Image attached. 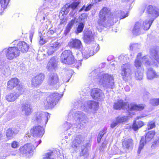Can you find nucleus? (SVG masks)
I'll return each instance as SVG.
<instances>
[{"label":"nucleus","mask_w":159,"mask_h":159,"mask_svg":"<svg viewBox=\"0 0 159 159\" xmlns=\"http://www.w3.org/2000/svg\"><path fill=\"white\" fill-rule=\"evenodd\" d=\"M99 69L95 70L89 75V76L93 78L95 82H98L104 87L113 88L114 82L113 77L103 72H99Z\"/></svg>","instance_id":"1"},{"label":"nucleus","mask_w":159,"mask_h":159,"mask_svg":"<svg viewBox=\"0 0 159 159\" xmlns=\"http://www.w3.org/2000/svg\"><path fill=\"white\" fill-rule=\"evenodd\" d=\"M141 53H139L135 61L134 66L137 68L141 66L142 64L141 60L143 63L147 66L156 65V62L152 61L153 59L159 63V55L155 49L152 50L151 51L150 57L145 56L141 58Z\"/></svg>","instance_id":"2"},{"label":"nucleus","mask_w":159,"mask_h":159,"mask_svg":"<svg viewBox=\"0 0 159 159\" xmlns=\"http://www.w3.org/2000/svg\"><path fill=\"white\" fill-rule=\"evenodd\" d=\"M99 18L98 21L99 26L107 27L113 24L112 16L111 15L110 10L107 7H104L100 11Z\"/></svg>","instance_id":"3"},{"label":"nucleus","mask_w":159,"mask_h":159,"mask_svg":"<svg viewBox=\"0 0 159 159\" xmlns=\"http://www.w3.org/2000/svg\"><path fill=\"white\" fill-rule=\"evenodd\" d=\"M147 11L148 13L147 18L142 23V25L143 30H147L149 29L154 19L159 16V9L151 5L147 7Z\"/></svg>","instance_id":"4"},{"label":"nucleus","mask_w":159,"mask_h":159,"mask_svg":"<svg viewBox=\"0 0 159 159\" xmlns=\"http://www.w3.org/2000/svg\"><path fill=\"white\" fill-rule=\"evenodd\" d=\"M50 117V114L47 112H38L35 113L32 119L36 123L40 124L43 126H45Z\"/></svg>","instance_id":"5"},{"label":"nucleus","mask_w":159,"mask_h":159,"mask_svg":"<svg viewBox=\"0 0 159 159\" xmlns=\"http://www.w3.org/2000/svg\"><path fill=\"white\" fill-rule=\"evenodd\" d=\"M62 96L63 94H59L57 93H51L47 97L44 103L45 108L48 109L53 107Z\"/></svg>","instance_id":"6"},{"label":"nucleus","mask_w":159,"mask_h":159,"mask_svg":"<svg viewBox=\"0 0 159 159\" xmlns=\"http://www.w3.org/2000/svg\"><path fill=\"white\" fill-rule=\"evenodd\" d=\"M73 117L77 123V127L81 128H83L84 124L88 121V118L85 114L81 111L76 112L73 114Z\"/></svg>","instance_id":"7"},{"label":"nucleus","mask_w":159,"mask_h":159,"mask_svg":"<svg viewBox=\"0 0 159 159\" xmlns=\"http://www.w3.org/2000/svg\"><path fill=\"white\" fill-rule=\"evenodd\" d=\"M6 58L9 60H12L18 57L20 52L16 47H10L5 49Z\"/></svg>","instance_id":"8"},{"label":"nucleus","mask_w":159,"mask_h":159,"mask_svg":"<svg viewBox=\"0 0 159 159\" xmlns=\"http://www.w3.org/2000/svg\"><path fill=\"white\" fill-rule=\"evenodd\" d=\"M61 61L63 63L67 64H72L75 62L72 52L70 50H66L61 54Z\"/></svg>","instance_id":"9"},{"label":"nucleus","mask_w":159,"mask_h":159,"mask_svg":"<svg viewBox=\"0 0 159 159\" xmlns=\"http://www.w3.org/2000/svg\"><path fill=\"white\" fill-rule=\"evenodd\" d=\"M41 142V140H39L37 143V144L34 146L31 144L27 143L23 146L21 147L19 149V151L22 154L26 156L33 152L35 147H37Z\"/></svg>","instance_id":"10"},{"label":"nucleus","mask_w":159,"mask_h":159,"mask_svg":"<svg viewBox=\"0 0 159 159\" xmlns=\"http://www.w3.org/2000/svg\"><path fill=\"white\" fill-rule=\"evenodd\" d=\"M120 74L124 80L129 77L132 74L131 65L129 63L123 64L121 67Z\"/></svg>","instance_id":"11"},{"label":"nucleus","mask_w":159,"mask_h":159,"mask_svg":"<svg viewBox=\"0 0 159 159\" xmlns=\"http://www.w3.org/2000/svg\"><path fill=\"white\" fill-rule=\"evenodd\" d=\"M59 81V77L57 73H51L48 74L47 83L49 86L56 88Z\"/></svg>","instance_id":"12"},{"label":"nucleus","mask_w":159,"mask_h":159,"mask_svg":"<svg viewBox=\"0 0 159 159\" xmlns=\"http://www.w3.org/2000/svg\"><path fill=\"white\" fill-rule=\"evenodd\" d=\"M98 106V102L92 101H88L85 102L84 105L81 106V108L86 111L91 110L92 111H96Z\"/></svg>","instance_id":"13"},{"label":"nucleus","mask_w":159,"mask_h":159,"mask_svg":"<svg viewBox=\"0 0 159 159\" xmlns=\"http://www.w3.org/2000/svg\"><path fill=\"white\" fill-rule=\"evenodd\" d=\"M44 75L40 73L32 78L31 85L33 87H37L43 83L44 79Z\"/></svg>","instance_id":"14"},{"label":"nucleus","mask_w":159,"mask_h":159,"mask_svg":"<svg viewBox=\"0 0 159 159\" xmlns=\"http://www.w3.org/2000/svg\"><path fill=\"white\" fill-rule=\"evenodd\" d=\"M145 107V105L143 104L137 105L131 103L128 105L127 110L128 111L129 115L131 116L132 114L133 115L134 114V112L132 113L131 111L135 110H142L144 109Z\"/></svg>","instance_id":"15"},{"label":"nucleus","mask_w":159,"mask_h":159,"mask_svg":"<svg viewBox=\"0 0 159 159\" xmlns=\"http://www.w3.org/2000/svg\"><path fill=\"white\" fill-rule=\"evenodd\" d=\"M30 132L34 137H40L43 136L44 131L42 127L38 125L34 126L30 129Z\"/></svg>","instance_id":"16"},{"label":"nucleus","mask_w":159,"mask_h":159,"mask_svg":"<svg viewBox=\"0 0 159 159\" xmlns=\"http://www.w3.org/2000/svg\"><path fill=\"white\" fill-rule=\"evenodd\" d=\"M68 46L71 48L78 49L81 48L82 44L81 41L78 39H71L68 43Z\"/></svg>","instance_id":"17"},{"label":"nucleus","mask_w":159,"mask_h":159,"mask_svg":"<svg viewBox=\"0 0 159 159\" xmlns=\"http://www.w3.org/2000/svg\"><path fill=\"white\" fill-rule=\"evenodd\" d=\"M80 2L78 1L74 2L71 5L66 4L61 9V11L63 12V14H67L70 11V7L73 9H75L78 6Z\"/></svg>","instance_id":"18"},{"label":"nucleus","mask_w":159,"mask_h":159,"mask_svg":"<svg viewBox=\"0 0 159 159\" xmlns=\"http://www.w3.org/2000/svg\"><path fill=\"white\" fill-rule=\"evenodd\" d=\"M84 39L85 43L90 44L94 40V35L92 31L90 30L87 31L84 33Z\"/></svg>","instance_id":"19"},{"label":"nucleus","mask_w":159,"mask_h":159,"mask_svg":"<svg viewBox=\"0 0 159 159\" xmlns=\"http://www.w3.org/2000/svg\"><path fill=\"white\" fill-rule=\"evenodd\" d=\"M57 66V62L56 57H52L47 64L46 68L49 71L55 69Z\"/></svg>","instance_id":"20"},{"label":"nucleus","mask_w":159,"mask_h":159,"mask_svg":"<svg viewBox=\"0 0 159 159\" xmlns=\"http://www.w3.org/2000/svg\"><path fill=\"white\" fill-rule=\"evenodd\" d=\"M20 51L24 53L26 52L29 48V45L24 41H20L18 43L17 47Z\"/></svg>","instance_id":"21"},{"label":"nucleus","mask_w":159,"mask_h":159,"mask_svg":"<svg viewBox=\"0 0 159 159\" xmlns=\"http://www.w3.org/2000/svg\"><path fill=\"white\" fill-rule=\"evenodd\" d=\"M60 46V43L55 42L50 43V46L48 50L47 53L48 55H51L53 54L56 50Z\"/></svg>","instance_id":"22"},{"label":"nucleus","mask_w":159,"mask_h":159,"mask_svg":"<svg viewBox=\"0 0 159 159\" xmlns=\"http://www.w3.org/2000/svg\"><path fill=\"white\" fill-rule=\"evenodd\" d=\"M103 95L102 91L99 89L94 88L91 91V95L95 99H100L102 97Z\"/></svg>","instance_id":"23"},{"label":"nucleus","mask_w":159,"mask_h":159,"mask_svg":"<svg viewBox=\"0 0 159 159\" xmlns=\"http://www.w3.org/2000/svg\"><path fill=\"white\" fill-rule=\"evenodd\" d=\"M147 77L148 79L151 80L154 78H157L159 77V75L158 73H156L152 68H149L148 69Z\"/></svg>","instance_id":"24"},{"label":"nucleus","mask_w":159,"mask_h":159,"mask_svg":"<svg viewBox=\"0 0 159 159\" xmlns=\"http://www.w3.org/2000/svg\"><path fill=\"white\" fill-rule=\"evenodd\" d=\"M142 28L141 22H140V21L136 22L132 30L133 33L135 35L140 34Z\"/></svg>","instance_id":"25"},{"label":"nucleus","mask_w":159,"mask_h":159,"mask_svg":"<svg viewBox=\"0 0 159 159\" xmlns=\"http://www.w3.org/2000/svg\"><path fill=\"white\" fill-rule=\"evenodd\" d=\"M22 112L26 116H28L32 112L30 105L28 104H23L21 107Z\"/></svg>","instance_id":"26"},{"label":"nucleus","mask_w":159,"mask_h":159,"mask_svg":"<svg viewBox=\"0 0 159 159\" xmlns=\"http://www.w3.org/2000/svg\"><path fill=\"white\" fill-rule=\"evenodd\" d=\"M19 84L18 80L16 78L12 79L7 83V88L10 89H13Z\"/></svg>","instance_id":"27"},{"label":"nucleus","mask_w":159,"mask_h":159,"mask_svg":"<svg viewBox=\"0 0 159 159\" xmlns=\"http://www.w3.org/2000/svg\"><path fill=\"white\" fill-rule=\"evenodd\" d=\"M127 106V103L124 102L122 100H120L114 103V107L116 109H124Z\"/></svg>","instance_id":"28"},{"label":"nucleus","mask_w":159,"mask_h":159,"mask_svg":"<svg viewBox=\"0 0 159 159\" xmlns=\"http://www.w3.org/2000/svg\"><path fill=\"white\" fill-rule=\"evenodd\" d=\"M18 132V130L16 129H9L7 130V136L9 139H11Z\"/></svg>","instance_id":"29"},{"label":"nucleus","mask_w":159,"mask_h":159,"mask_svg":"<svg viewBox=\"0 0 159 159\" xmlns=\"http://www.w3.org/2000/svg\"><path fill=\"white\" fill-rule=\"evenodd\" d=\"M122 146L124 148L128 149L133 146V141L132 139L125 140L122 143Z\"/></svg>","instance_id":"30"},{"label":"nucleus","mask_w":159,"mask_h":159,"mask_svg":"<svg viewBox=\"0 0 159 159\" xmlns=\"http://www.w3.org/2000/svg\"><path fill=\"white\" fill-rule=\"evenodd\" d=\"M94 50H89L88 48L86 49L85 51H83L82 52V55L84 58L87 59L90 57L94 54Z\"/></svg>","instance_id":"31"},{"label":"nucleus","mask_w":159,"mask_h":159,"mask_svg":"<svg viewBox=\"0 0 159 159\" xmlns=\"http://www.w3.org/2000/svg\"><path fill=\"white\" fill-rule=\"evenodd\" d=\"M155 134L154 131H150L148 132L146 134L144 138L145 142L146 143L150 141L154 137Z\"/></svg>","instance_id":"32"},{"label":"nucleus","mask_w":159,"mask_h":159,"mask_svg":"<svg viewBox=\"0 0 159 159\" xmlns=\"http://www.w3.org/2000/svg\"><path fill=\"white\" fill-rule=\"evenodd\" d=\"M144 125L143 122L142 121H140L137 122L134 120L132 125V129L135 131L137 130L139 128L143 126Z\"/></svg>","instance_id":"33"},{"label":"nucleus","mask_w":159,"mask_h":159,"mask_svg":"<svg viewBox=\"0 0 159 159\" xmlns=\"http://www.w3.org/2000/svg\"><path fill=\"white\" fill-rule=\"evenodd\" d=\"M18 97L16 94L14 92L8 94L6 97V100L9 102H13Z\"/></svg>","instance_id":"34"},{"label":"nucleus","mask_w":159,"mask_h":159,"mask_svg":"<svg viewBox=\"0 0 159 159\" xmlns=\"http://www.w3.org/2000/svg\"><path fill=\"white\" fill-rule=\"evenodd\" d=\"M82 142V139L80 136H77L72 143V146L74 148H77Z\"/></svg>","instance_id":"35"},{"label":"nucleus","mask_w":159,"mask_h":159,"mask_svg":"<svg viewBox=\"0 0 159 159\" xmlns=\"http://www.w3.org/2000/svg\"><path fill=\"white\" fill-rule=\"evenodd\" d=\"M75 22V19H72L70 21L69 23L66 27L65 32L66 34L68 33L72 29L73 25Z\"/></svg>","instance_id":"36"},{"label":"nucleus","mask_w":159,"mask_h":159,"mask_svg":"<svg viewBox=\"0 0 159 159\" xmlns=\"http://www.w3.org/2000/svg\"><path fill=\"white\" fill-rule=\"evenodd\" d=\"M88 155V149L85 146L81 147V151L80 152V156H83L86 157Z\"/></svg>","instance_id":"37"},{"label":"nucleus","mask_w":159,"mask_h":159,"mask_svg":"<svg viewBox=\"0 0 159 159\" xmlns=\"http://www.w3.org/2000/svg\"><path fill=\"white\" fill-rule=\"evenodd\" d=\"M24 91V89L23 86L19 85L16 88L14 93L16 94V95L18 97L23 93Z\"/></svg>","instance_id":"38"},{"label":"nucleus","mask_w":159,"mask_h":159,"mask_svg":"<svg viewBox=\"0 0 159 159\" xmlns=\"http://www.w3.org/2000/svg\"><path fill=\"white\" fill-rule=\"evenodd\" d=\"M119 124L127 121L129 119L127 116H119L116 119Z\"/></svg>","instance_id":"39"},{"label":"nucleus","mask_w":159,"mask_h":159,"mask_svg":"<svg viewBox=\"0 0 159 159\" xmlns=\"http://www.w3.org/2000/svg\"><path fill=\"white\" fill-rule=\"evenodd\" d=\"M106 129H104L102 131H101L100 132L98 136L97 141L98 143H100L103 136L106 133Z\"/></svg>","instance_id":"40"},{"label":"nucleus","mask_w":159,"mask_h":159,"mask_svg":"<svg viewBox=\"0 0 159 159\" xmlns=\"http://www.w3.org/2000/svg\"><path fill=\"white\" fill-rule=\"evenodd\" d=\"M143 73L140 71L138 70L135 73V77L136 80H141L143 78Z\"/></svg>","instance_id":"41"},{"label":"nucleus","mask_w":159,"mask_h":159,"mask_svg":"<svg viewBox=\"0 0 159 159\" xmlns=\"http://www.w3.org/2000/svg\"><path fill=\"white\" fill-rule=\"evenodd\" d=\"M84 27V24L82 22H80L78 25V27L77 28L76 33V34H78L82 32L83 30V29Z\"/></svg>","instance_id":"42"},{"label":"nucleus","mask_w":159,"mask_h":159,"mask_svg":"<svg viewBox=\"0 0 159 159\" xmlns=\"http://www.w3.org/2000/svg\"><path fill=\"white\" fill-rule=\"evenodd\" d=\"M10 0H1L0 3L1 4V6L4 10L6 8L8 5L9 2Z\"/></svg>","instance_id":"43"},{"label":"nucleus","mask_w":159,"mask_h":159,"mask_svg":"<svg viewBox=\"0 0 159 159\" xmlns=\"http://www.w3.org/2000/svg\"><path fill=\"white\" fill-rule=\"evenodd\" d=\"M144 137H142L140 142V145L138 151V153L140 154L141 150L143 148L144 146V141H145Z\"/></svg>","instance_id":"44"},{"label":"nucleus","mask_w":159,"mask_h":159,"mask_svg":"<svg viewBox=\"0 0 159 159\" xmlns=\"http://www.w3.org/2000/svg\"><path fill=\"white\" fill-rule=\"evenodd\" d=\"M150 104L153 106H157L159 105V98H155L151 100Z\"/></svg>","instance_id":"45"},{"label":"nucleus","mask_w":159,"mask_h":159,"mask_svg":"<svg viewBox=\"0 0 159 159\" xmlns=\"http://www.w3.org/2000/svg\"><path fill=\"white\" fill-rule=\"evenodd\" d=\"M118 14H119V16L121 19H123L128 16L129 15V13L127 12L126 13L125 15L124 12L123 11H120L118 12Z\"/></svg>","instance_id":"46"},{"label":"nucleus","mask_w":159,"mask_h":159,"mask_svg":"<svg viewBox=\"0 0 159 159\" xmlns=\"http://www.w3.org/2000/svg\"><path fill=\"white\" fill-rule=\"evenodd\" d=\"M155 127V123L151 121L148 123L147 128L148 130H149L154 128Z\"/></svg>","instance_id":"47"},{"label":"nucleus","mask_w":159,"mask_h":159,"mask_svg":"<svg viewBox=\"0 0 159 159\" xmlns=\"http://www.w3.org/2000/svg\"><path fill=\"white\" fill-rule=\"evenodd\" d=\"M41 93L40 91H35L34 92V97L35 99L36 100L39 99L40 98V96L41 95Z\"/></svg>","instance_id":"48"},{"label":"nucleus","mask_w":159,"mask_h":159,"mask_svg":"<svg viewBox=\"0 0 159 159\" xmlns=\"http://www.w3.org/2000/svg\"><path fill=\"white\" fill-rule=\"evenodd\" d=\"M140 47V46L137 44H132L130 46V49L132 50H136L137 48H139Z\"/></svg>","instance_id":"49"},{"label":"nucleus","mask_w":159,"mask_h":159,"mask_svg":"<svg viewBox=\"0 0 159 159\" xmlns=\"http://www.w3.org/2000/svg\"><path fill=\"white\" fill-rule=\"evenodd\" d=\"M159 146V137H158L157 139H156L153 142L152 147L153 148H155Z\"/></svg>","instance_id":"50"},{"label":"nucleus","mask_w":159,"mask_h":159,"mask_svg":"<svg viewBox=\"0 0 159 159\" xmlns=\"http://www.w3.org/2000/svg\"><path fill=\"white\" fill-rule=\"evenodd\" d=\"M53 154V152H48L46 154L43 159H54L53 158H51V157Z\"/></svg>","instance_id":"51"},{"label":"nucleus","mask_w":159,"mask_h":159,"mask_svg":"<svg viewBox=\"0 0 159 159\" xmlns=\"http://www.w3.org/2000/svg\"><path fill=\"white\" fill-rule=\"evenodd\" d=\"M19 146V143L15 141H13L11 144V146L13 148H16Z\"/></svg>","instance_id":"52"},{"label":"nucleus","mask_w":159,"mask_h":159,"mask_svg":"<svg viewBox=\"0 0 159 159\" xmlns=\"http://www.w3.org/2000/svg\"><path fill=\"white\" fill-rule=\"evenodd\" d=\"M91 6L90 5L86 7L84 6L82 8L79 10V12H80L83 10H84V11H89L91 8Z\"/></svg>","instance_id":"53"},{"label":"nucleus","mask_w":159,"mask_h":159,"mask_svg":"<svg viewBox=\"0 0 159 159\" xmlns=\"http://www.w3.org/2000/svg\"><path fill=\"white\" fill-rule=\"evenodd\" d=\"M119 124V123L118 122V121H116V119L115 120H114L112 122L111 125V127L112 128H114L116 126H117Z\"/></svg>","instance_id":"54"},{"label":"nucleus","mask_w":159,"mask_h":159,"mask_svg":"<svg viewBox=\"0 0 159 159\" xmlns=\"http://www.w3.org/2000/svg\"><path fill=\"white\" fill-rule=\"evenodd\" d=\"M64 126L66 128V129H68L71 127L72 125L68 122H66L64 124Z\"/></svg>","instance_id":"55"},{"label":"nucleus","mask_w":159,"mask_h":159,"mask_svg":"<svg viewBox=\"0 0 159 159\" xmlns=\"http://www.w3.org/2000/svg\"><path fill=\"white\" fill-rule=\"evenodd\" d=\"M119 59L121 62H125V61L126 60V57L123 55L120 56L119 57Z\"/></svg>","instance_id":"56"},{"label":"nucleus","mask_w":159,"mask_h":159,"mask_svg":"<svg viewBox=\"0 0 159 159\" xmlns=\"http://www.w3.org/2000/svg\"><path fill=\"white\" fill-rule=\"evenodd\" d=\"M40 40H39V43L41 45H43L45 43V41L43 40V38L42 36H40Z\"/></svg>","instance_id":"57"},{"label":"nucleus","mask_w":159,"mask_h":159,"mask_svg":"<svg viewBox=\"0 0 159 159\" xmlns=\"http://www.w3.org/2000/svg\"><path fill=\"white\" fill-rule=\"evenodd\" d=\"M48 35H52L54 33V31L52 30H48L47 33Z\"/></svg>","instance_id":"58"},{"label":"nucleus","mask_w":159,"mask_h":159,"mask_svg":"<svg viewBox=\"0 0 159 159\" xmlns=\"http://www.w3.org/2000/svg\"><path fill=\"white\" fill-rule=\"evenodd\" d=\"M86 17V15L85 14H82L81 16H80V18L82 20L83 18V19H84Z\"/></svg>","instance_id":"59"},{"label":"nucleus","mask_w":159,"mask_h":159,"mask_svg":"<svg viewBox=\"0 0 159 159\" xmlns=\"http://www.w3.org/2000/svg\"><path fill=\"white\" fill-rule=\"evenodd\" d=\"M125 89L126 91L128 92L130 90V88L128 85H127L125 87Z\"/></svg>","instance_id":"60"},{"label":"nucleus","mask_w":159,"mask_h":159,"mask_svg":"<svg viewBox=\"0 0 159 159\" xmlns=\"http://www.w3.org/2000/svg\"><path fill=\"white\" fill-rule=\"evenodd\" d=\"M20 69L24 70V66H23V65L20 64Z\"/></svg>","instance_id":"61"},{"label":"nucleus","mask_w":159,"mask_h":159,"mask_svg":"<svg viewBox=\"0 0 159 159\" xmlns=\"http://www.w3.org/2000/svg\"><path fill=\"white\" fill-rule=\"evenodd\" d=\"M99 47L98 45L97 46V47L96 48V51H98V50H99Z\"/></svg>","instance_id":"62"},{"label":"nucleus","mask_w":159,"mask_h":159,"mask_svg":"<svg viewBox=\"0 0 159 159\" xmlns=\"http://www.w3.org/2000/svg\"><path fill=\"white\" fill-rule=\"evenodd\" d=\"M142 117H143L140 116H138L137 117V119H141Z\"/></svg>","instance_id":"63"},{"label":"nucleus","mask_w":159,"mask_h":159,"mask_svg":"<svg viewBox=\"0 0 159 159\" xmlns=\"http://www.w3.org/2000/svg\"><path fill=\"white\" fill-rule=\"evenodd\" d=\"M2 136V134L0 133V140L1 139V138Z\"/></svg>","instance_id":"64"}]
</instances>
